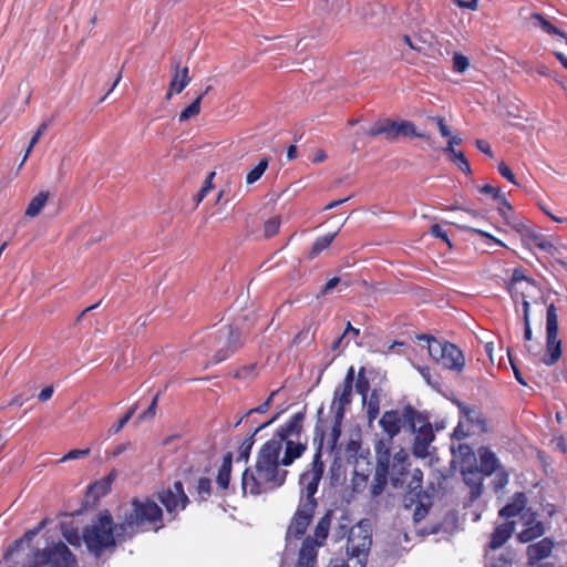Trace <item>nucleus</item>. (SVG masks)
I'll list each match as a JSON object with an SVG mask.
<instances>
[{"mask_svg":"<svg viewBox=\"0 0 567 567\" xmlns=\"http://www.w3.org/2000/svg\"><path fill=\"white\" fill-rule=\"evenodd\" d=\"M483 474L477 470H463V482L470 488V502L477 499L483 492Z\"/></svg>","mask_w":567,"mask_h":567,"instance_id":"22","label":"nucleus"},{"mask_svg":"<svg viewBox=\"0 0 567 567\" xmlns=\"http://www.w3.org/2000/svg\"><path fill=\"white\" fill-rule=\"evenodd\" d=\"M157 499L165 507L171 519H176L178 513L184 511L189 504V498L184 491L181 481L174 482L172 487L163 488L156 493Z\"/></svg>","mask_w":567,"mask_h":567,"instance_id":"9","label":"nucleus"},{"mask_svg":"<svg viewBox=\"0 0 567 567\" xmlns=\"http://www.w3.org/2000/svg\"><path fill=\"white\" fill-rule=\"evenodd\" d=\"M363 404L367 408V417L369 423H372L380 413V395L377 390H373L369 398L367 396L365 402Z\"/></svg>","mask_w":567,"mask_h":567,"instance_id":"32","label":"nucleus"},{"mask_svg":"<svg viewBox=\"0 0 567 567\" xmlns=\"http://www.w3.org/2000/svg\"><path fill=\"white\" fill-rule=\"evenodd\" d=\"M546 529L543 522L537 520L534 515L525 523V527L517 534V539L520 543H530L536 538L542 537Z\"/></svg>","mask_w":567,"mask_h":567,"instance_id":"20","label":"nucleus"},{"mask_svg":"<svg viewBox=\"0 0 567 567\" xmlns=\"http://www.w3.org/2000/svg\"><path fill=\"white\" fill-rule=\"evenodd\" d=\"M408 468V454L404 451L396 453L392 463H389V475L391 484L394 488L401 487L404 483V476Z\"/></svg>","mask_w":567,"mask_h":567,"instance_id":"15","label":"nucleus"},{"mask_svg":"<svg viewBox=\"0 0 567 567\" xmlns=\"http://www.w3.org/2000/svg\"><path fill=\"white\" fill-rule=\"evenodd\" d=\"M427 126L433 130H437L443 137H449L447 145L441 148L444 152L450 153L453 156L454 162L461 161V153H456L454 150V145L458 144V138L451 134V130L445 124L444 118L441 116H429Z\"/></svg>","mask_w":567,"mask_h":567,"instance_id":"14","label":"nucleus"},{"mask_svg":"<svg viewBox=\"0 0 567 567\" xmlns=\"http://www.w3.org/2000/svg\"><path fill=\"white\" fill-rule=\"evenodd\" d=\"M497 169L502 177H504L514 185H518L514 173L505 162H501L497 166Z\"/></svg>","mask_w":567,"mask_h":567,"instance_id":"44","label":"nucleus"},{"mask_svg":"<svg viewBox=\"0 0 567 567\" xmlns=\"http://www.w3.org/2000/svg\"><path fill=\"white\" fill-rule=\"evenodd\" d=\"M279 413H277L275 416H272L269 421L258 425L254 433L246 437L241 444L239 445L238 447V457L237 460L238 461H245L247 462L249 456H250V453H251V449L254 446V443H255V435L262 429L267 427L268 425H270L272 422H275V420L278 417Z\"/></svg>","mask_w":567,"mask_h":567,"instance_id":"25","label":"nucleus"},{"mask_svg":"<svg viewBox=\"0 0 567 567\" xmlns=\"http://www.w3.org/2000/svg\"><path fill=\"white\" fill-rule=\"evenodd\" d=\"M268 165H269L268 158H266V157L261 158L259 161V163L251 171H249L248 174L246 175V183L248 185H251V184L256 183L258 179H260V177L264 175V173L268 168Z\"/></svg>","mask_w":567,"mask_h":567,"instance_id":"38","label":"nucleus"},{"mask_svg":"<svg viewBox=\"0 0 567 567\" xmlns=\"http://www.w3.org/2000/svg\"><path fill=\"white\" fill-rule=\"evenodd\" d=\"M212 480L208 477H199L196 485V494L200 502H206L212 495Z\"/></svg>","mask_w":567,"mask_h":567,"instance_id":"37","label":"nucleus"},{"mask_svg":"<svg viewBox=\"0 0 567 567\" xmlns=\"http://www.w3.org/2000/svg\"><path fill=\"white\" fill-rule=\"evenodd\" d=\"M192 78L189 75L188 66L179 68V62L175 64V72L169 83L168 91L165 95L166 100H171L172 95L179 94L190 83Z\"/></svg>","mask_w":567,"mask_h":567,"instance_id":"18","label":"nucleus"},{"mask_svg":"<svg viewBox=\"0 0 567 567\" xmlns=\"http://www.w3.org/2000/svg\"><path fill=\"white\" fill-rule=\"evenodd\" d=\"M299 436L300 434L296 435L295 439H299ZM292 439L293 436H288L287 439L284 440L286 444L285 453L279 463L285 466L291 465L295 462V460L301 457L307 450L306 443L295 442Z\"/></svg>","mask_w":567,"mask_h":567,"instance_id":"19","label":"nucleus"},{"mask_svg":"<svg viewBox=\"0 0 567 567\" xmlns=\"http://www.w3.org/2000/svg\"><path fill=\"white\" fill-rule=\"evenodd\" d=\"M45 526V522L42 520L37 527L32 528V529H29L27 530L23 536L17 540H14L8 548L4 557L7 558L8 556L12 555L13 553L20 550V548L22 547V545L24 543L27 544H30L33 538L39 534V532Z\"/></svg>","mask_w":567,"mask_h":567,"instance_id":"30","label":"nucleus"},{"mask_svg":"<svg viewBox=\"0 0 567 567\" xmlns=\"http://www.w3.org/2000/svg\"><path fill=\"white\" fill-rule=\"evenodd\" d=\"M430 506V504H424L420 502L413 512V519L415 522L422 520L427 515Z\"/></svg>","mask_w":567,"mask_h":567,"instance_id":"45","label":"nucleus"},{"mask_svg":"<svg viewBox=\"0 0 567 567\" xmlns=\"http://www.w3.org/2000/svg\"><path fill=\"white\" fill-rule=\"evenodd\" d=\"M508 473H506L504 470L496 472V477L493 482L494 491L498 492L503 489L508 484Z\"/></svg>","mask_w":567,"mask_h":567,"instance_id":"43","label":"nucleus"},{"mask_svg":"<svg viewBox=\"0 0 567 567\" xmlns=\"http://www.w3.org/2000/svg\"><path fill=\"white\" fill-rule=\"evenodd\" d=\"M50 193L47 190H41L37 196H34L29 205L25 208L24 215L30 218L37 217L44 206L48 203Z\"/></svg>","mask_w":567,"mask_h":567,"instance_id":"29","label":"nucleus"},{"mask_svg":"<svg viewBox=\"0 0 567 567\" xmlns=\"http://www.w3.org/2000/svg\"><path fill=\"white\" fill-rule=\"evenodd\" d=\"M113 476L110 474L93 484H91L86 492V497L92 498V501H97L99 498L105 496L112 486Z\"/></svg>","mask_w":567,"mask_h":567,"instance_id":"26","label":"nucleus"},{"mask_svg":"<svg viewBox=\"0 0 567 567\" xmlns=\"http://www.w3.org/2000/svg\"><path fill=\"white\" fill-rule=\"evenodd\" d=\"M48 123L47 122H43L41 123L37 131L34 132L33 136L31 137L30 142H29V145L25 150V153H24V156L22 158V162L20 164V166H22L24 164V162L28 159L30 153L32 152L33 147L37 145V143L39 142V140L41 138V136L47 132L48 130Z\"/></svg>","mask_w":567,"mask_h":567,"instance_id":"39","label":"nucleus"},{"mask_svg":"<svg viewBox=\"0 0 567 567\" xmlns=\"http://www.w3.org/2000/svg\"><path fill=\"white\" fill-rule=\"evenodd\" d=\"M381 444L382 443L377 446V467L370 487V492L373 497H377L383 493L389 476L390 449L382 451Z\"/></svg>","mask_w":567,"mask_h":567,"instance_id":"12","label":"nucleus"},{"mask_svg":"<svg viewBox=\"0 0 567 567\" xmlns=\"http://www.w3.org/2000/svg\"><path fill=\"white\" fill-rule=\"evenodd\" d=\"M114 533L117 536L124 535L118 525H114L111 514L105 511L99 515L95 522L84 528L83 540L89 551L100 557L106 549L115 546Z\"/></svg>","mask_w":567,"mask_h":567,"instance_id":"3","label":"nucleus"},{"mask_svg":"<svg viewBox=\"0 0 567 567\" xmlns=\"http://www.w3.org/2000/svg\"><path fill=\"white\" fill-rule=\"evenodd\" d=\"M463 439H481L491 431V420L478 408L463 405Z\"/></svg>","mask_w":567,"mask_h":567,"instance_id":"10","label":"nucleus"},{"mask_svg":"<svg viewBox=\"0 0 567 567\" xmlns=\"http://www.w3.org/2000/svg\"><path fill=\"white\" fill-rule=\"evenodd\" d=\"M480 465L475 467L484 476H491L501 470L499 460L488 446H481L477 450Z\"/></svg>","mask_w":567,"mask_h":567,"instance_id":"16","label":"nucleus"},{"mask_svg":"<svg viewBox=\"0 0 567 567\" xmlns=\"http://www.w3.org/2000/svg\"><path fill=\"white\" fill-rule=\"evenodd\" d=\"M337 234L338 233L336 231V233H331V234H327V235L318 237L315 240V243L312 244L311 251H310V257H316L321 251L327 249L332 244V241L334 240Z\"/></svg>","mask_w":567,"mask_h":567,"instance_id":"35","label":"nucleus"},{"mask_svg":"<svg viewBox=\"0 0 567 567\" xmlns=\"http://www.w3.org/2000/svg\"><path fill=\"white\" fill-rule=\"evenodd\" d=\"M53 392H54V389L52 385H49V386H45L44 389L41 390V392L39 393V400L41 402H47L49 401L52 395H53Z\"/></svg>","mask_w":567,"mask_h":567,"instance_id":"55","label":"nucleus"},{"mask_svg":"<svg viewBox=\"0 0 567 567\" xmlns=\"http://www.w3.org/2000/svg\"><path fill=\"white\" fill-rule=\"evenodd\" d=\"M370 389L369 380L365 377L364 368H361L358 373L355 383V390L362 396V401L365 402Z\"/></svg>","mask_w":567,"mask_h":567,"instance_id":"40","label":"nucleus"},{"mask_svg":"<svg viewBox=\"0 0 567 567\" xmlns=\"http://www.w3.org/2000/svg\"><path fill=\"white\" fill-rule=\"evenodd\" d=\"M91 453L90 449H74L70 450L61 460L60 462H66V461H73L79 458H84L89 456Z\"/></svg>","mask_w":567,"mask_h":567,"instance_id":"42","label":"nucleus"},{"mask_svg":"<svg viewBox=\"0 0 567 567\" xmlns=\"http://www.w3.org/2000/svg\"><path fill=\"white\" fill-rule=\"evenodd\" d=\"M372 545L369 520L362 519L349 530L347 539L348 567H364Z\"/></svg>","mask_w":567,"mask_h":567,"instance_id":"5","label":"nucleus"},{"mask_svg":"<svg viewBox=\"0 0 567 567\" xmlns=\"http://www.w3.org/2000/svg\"><path fill=\"white\" fill-rule=\"evenodd\" d=\"M476 147L489 157H493V151L488 142L484 140H476Z\"/></svg>","mask_w":567,"mask_h":567,"instance_id":"53","label":"nucleus"},{"mask_svg":"<svg viewBox=\"0 0 567 567\" xmlns=\"http://www.w3.org/2000/svg\"><path fill=\"white\" fill-rule=\"evenodd\" d=\"M350 340H346L344 337L339 336L330 346V350L336 352L340 351L341 349H344L349 346Z\"/></svg>","mask_w":567,"mask_h":567,"instance_id":"51","label":"nucleus"},{"mask_svg":"<svg viewBox=\"0 0 567 567\" xmlns=\"http://www.w3.org/2000/svg\"><path fill=\"white\" fill-rule=\"evenodd\" d=\"M281 220L279 216H274L264 224V236L271 238L279 233Z\"/></svg>","mask_w":567,"mask_h":567,"instance_id":"41","label":"nucleus"},{"mask_svg":"<svg viewBox=\"0 0 567 567\" xmlns=\"http://www.w3.org/2000/svg\"><path fill=\"white\" fill-rule=\"evenodd\" d=\"M131 511L126 512L118 528L123 534H137L147 530L158 532L164 525L162 507L152 498H133Z\"/></svg>","mask_w":567,"mask_h":567,"instance_id":"2","label":"nucleus"},{"mask_svg":"<svg viewBox=\"0 0 567 567\" xmlns=\"http://www.w3.org/2000/svg\"><path fill=\"white\" fill-rule=\"evenodd\" d=\"M305 417V412L295 413L278 427L272 439L264 443L257 454L255 466L247 467L241 474L244 495L259 496L284 485L288 474L286 470L279 467L284 440L301 434Z\"/></svg>","mask_w":567,"mask_h":567,"instance_id":"1","label":"nucleus"},{"mask_svg":"<svg viewBox=\"0 0 567 567\" xmlns=\"http://www.w3.org/2000/svg\"><path fill=\"white\" fill-rule=\"evenodd\" d=\"M203 95H198L188 106H186L178 116L179 122H186L200 113Z\"/></svg>","mask_w":567,"mask_h":567,"instance_id":"36","label":"nucleus"},{"mask_svg":"<svg viewBox=\"0 0 567 567\" xmlns=\"http://www.w3.org/2000/svg\"><path fill=\"white\" fill-rule=\"evenodd\" d=\"M523 280L529 281V279L523 274L522 270L515 269L514 272H513V276H512V281L513 282H519V281H523Z\"/></svg>","mask_w":567,"mask_h":567,"instance_id":"62","label":"nucleus"},{"mask_svg":"<svg viewBox=\"0 0 567 567\" xmlns=\"http://www.w3.org/2000/svg\"><path fill=\"white\" fill-rule=\"evenodd\" d=\"M209 192V186H202V188L194 197L195 204L198 205L199 203H202Z\"/></svg>","mask_w":567,"mask_h":567,"instance_id":"58","label":"nucleus"},{"mask_svg":"<svg viewBox=\"0 0 567 567\" xmlns=\"http://www.w3.org/2000/svg\"><path fill=\"white\" fill-rule=\"evenodd\" d=\"M525 351L528 353V355L535 357L540 351V344L539 343H536V344L526 343L525 344Z\"/></svg>","mask_w":567,"mask_h":567,"instance_id":"60","label":"nucleus"},{"mask_svg":"<svg viewBox=\"0 0 567 567\" xmlns=\"http://www.w3.org/2000/svg\"><path fill=\"white\" fill-rule=\"evenodd\" d=\"M515 530L514 522H505L497 525L491 535L488 547L493 550L501 548L513 535Z\"/></svg>","mask_w":567,"mask_h":567,"instance_id":"21","label":"nucleus"},{"mask_svg":"<svg viewBox=\"0 0 567 567\" xmlns=\"http://www.w3.org/2000/svg\"><path fill=\"white\" fill-rule=\"evenodd\" d=\"M275 394H276V392H275V391H274V392H271V394L269 395V398H268L264 403H261V404H260V405H258L257 408H254V409L249 410V411L247 412V415H248V414H251V413H266V412L268 411L269 406H270V402H271V400H272V398H274V395H275Z\"/></svg>","mask_w":567,"mask_h":567,"instance_id":"49","label":"nucleus"},{"mask_svg":"<svg viewBox=\"0 0 567 567\" xmlns=\"http://www.w3.org/2000/svg\"><path fill=\"white\" fill-rule=\"evenodd\" d=\"M29 400V396L24 398L22 394H17L10 402L9 405H22Z\"/></svg>","mask_w":567,"mask_h":567,"instance_id":"63","label":"nucleus"},{"mask_svg":"<svg viewBox=\"0 0 567 567\" xmlns=\"http://www.w3.org/2000/svg\"><path fill=\"white\" fill-rule=\"evenodd\" d=\"M415 434L412 451L416 457L424 458L429 455V446L434 440L432 425L427 416L417 412V421L410 429Z\"/></svg>","mask_w":567,"mask_h":567,"instance_id":"11","label":"nucleus"},{"mask_svg":"<svg viewBox=\"0 0 567 567\" xmlns=\"http://www.w3.org/2000/svg\"><path fill=\"white\" fill-rule=\"evenodd\" d=\"M417 412L419 411L410 404H406L402 411H385L382 414L379 424L388 435L389 441H392L393 437L400 433L401 429L408 427L410 430L413 427V424L417 421Z\"/></svg>","mask_w":567,"mask_h":567,"instance_id":"8","label":"nucleus"},{"mask_svg":"<svg viewBox=\"0 0 567 567\" xmlns=\"http://www.w3.org/2000/svg\"><path fill=\"white\" fill-rule=\"evenodd\" d=\"M507 354H508V358H509V361H511V365L513 368V371H514V374H515V379L522 384V385H526V382L525 380L523 379L518 368L515 365L514 361H513V358H512V354H511V350L508 349L507 350Z\"/></svg>","mask_w":567,"mask_h":567,"instance_id":"56","label":"nucleus"},{"mask_svg":"<svg viewBox=\"0 0 567 567\" xmlns=\"http://www.w3.org/2000/svg\"><path fill=\"white\" fill-rule=\"evenodd\" d=\"M478 192L481 194H485V195H492L494 199H501L502 197H504L502 195V193L499 192V189L493 187L492 185L489 184H485L481 187H478Z\"/></svg>","mask_w":567,"mask_h":567,"instance_id":"47","label":"nucleus"},{"mask_svg":"<svg viewBox=\"0 0 567 567\" xmlns=\"http://www.w3.org/2000/svg\"><path fill=\"white\" fill-rule=\"evenodd\" d=\"M365 134L370 137L383 135L389 141H394L400 136H412L424 140L433 150L437 148L434 145L430 131L417 128L411 121L402 120L396 122L390 118H380L371 125Z\"/></svg>","mask_w":567,"mask_h":567,"instance_id":"4","label":"nucleus"},{"mask_svg":"<svg viewBox=\"0 0 567 567\" xmlns=\"http://www.w3.org/2000/svg\"><path fill=\"white\" fill-rule=\"evenodd\" d=\"M431 234L434 237L445 240L451 246V243L449 241L446 231L439 224H434L431 226Z\"/></svg>","mask_w":567,"mask_h":567,"instance_id":"52","label":"nucleus"},{"mask_svg":"<svg viewBox=\"0 0 567 567\" xmlns=\"http://www.w3.org/2000/svg\"><path fill=\"white\" fill-rule=\"evenodd\" d=\"M158 399H159V393H157L153 398V400H152L150 406L147 408V410L144 411V413L141 415L142 419L153 417L155 415L157 403H158Z\"/></svg>","mask_w":567,"mask_h":567,"instance_id":"50","label":"nucleus"},{"mask_svg":"<svg viewBox=\"0 0 567 567\" xmlns=\"http://www.w3.org/2000/svg\"><path fill=\"white\" fill-rule=\"evenodd\" d=\"M488 567H512V563H511V560H508L504 557H499L497 563H494V564L489 565Z\"/></svg>","mask_w":567,"mask_h":567,"instance_id":"64","label":"nucleus"},{"mask_svg":"<svg viewBox=\"0 0 567 567\" xmlns=\"http://www.w3.org/2000/svg\"><path fill=\"white\" fill-rule=\"evenodd\" d=\"M556 337H558V317L555 306L550 305L546 312V338Z\"/></svg>","mask_w":567,"mask_h":567,"instance_id":"33","label":"nucleus"},{"mask_svg":"<svg viewBox=\"0 0 567 567\" xmlns=\"http://www.w3.org/2000/svg\"><path fill=\"white\" fill-rule=\"evenodd\" d=\"M466 229L470 230V231L476 233V234L481 235L482 237L487 238L488 240L497 244L498 246L506 247L505 243H503L501 239L494 237L489 233H486V231H484L482 229H478V228H472V227H467Z\"/></svg>","mask_w":567,"mask_h":567,"instance_id":"48","label":"nucleus"},{"mask_svg":"<svg viewBox=\"0 0 567 567\" xmlns=\"http://www.w3.org/2000/svg\"><path fill=\"white\" fill-rule=\"evenodd\" d=\"M529 308H530V303L527 300L524 299L523 300V320H524V326L530 324Z\"/></svg>","mask_w":567,"mask_h":567,"instance_id":"59","label":"nucleus"},{"mask_svg":"<svg viewBox=\"0 0 567 567\" xmlns=\"http://www.w3.org/2000/svg\"><path fill=\"white\" fill-rule=\"evenodd\" d=\"M530 19L535 21L534 25L542 29L547 34L558 35L566 38L565 32L553 25L544 16L540 13L533 12Z\"/></svg>","mask_w":567,"mask_h":567,"instance_id":"31","label":"nucleus"},{"mask_svg":"<svg viewBox=\"0 0 567 567\" xmlns=\"http://www.w3.org/2000/svg\"><path fill=\"white\" fill-rule=\"evenodd\" d=\"M231 468H233V453L227 452L223 456L221 465L218 468V473L216 476L217 487L221 491H227L230 484L231 477Z\"/></svg>","mask_w":567,"mask_h":567,"instance_id":"23","label":"nucleus"},{"mask_svg":"<svg viewBox=\"0 0 567 567\" xmlns=\"http://www.w3.org/2000/svg\"><path fill=\"white\" fill-rule=\"evenodd\" d=\"M472 460L475 461V453L473 452L471 446L463 443V457H462L463 465L466 463H470Z\"/></svg>","mask_w":567,"mask_h":567,"instance_id":"54","label":"nucleus"},{"mask_svg":"<svg viewBox=\"0 0 567 567\" xmlns=\"http://www.w3.org/2000/svg\"><path fill=\"white\" fill-rule=\"evenodd\" d=\"M421 339H426L429 354L437 364L461 371V350L455 344L429 336H422Z\"/></svg>","mask_w":567,"mask_h":567,"instance_id":"7","label":"nucleus"},{"mask_svg":"<svg viewBox=\"0 0 567 567\" xmlns=\"http://www.w3.org/2000/svg\"><path fill=\"white\" fill-rule=\"evenodd\" d=\"M561 357V341L558 337L546 338V354L543 362L550 367L554 365Z\"/></svg>","mask_w":567,"mask_h":567,"instance_id":"27","label":"nucleus"},{"mask_svg":"<svg viewBox=\"0 0 567 567\" xmlns=\"http://www.w3.org/2000/svg\"><path fill=\"white\" fill-rule=\"evenodd\" d=\"M352 389V385L342 383L334 389L331 409L334 413L333 433L336 435H339L338 427L341 425L344 417L346 406L351 403Z\"/></svg>","mask_w":567,"mask_h":567,"instance_id":"13","label":"nucleus"},{"mask_svg":"<svg viewBox=\"0 0 567 567\" xmlns=\"http://www.w3.org/2000/svg\"><path fill=\"white\" fill-rule=\"evenodd\" d=\"M205 343L215 351L210 359L213 364L225 361L244 346L240 330L231 324L221 327L217 332L208 334Z\"/></svg>","mask_w":567,"mask_h":567,"instance_id":"6","label":"nucleus"},{"mask_svg":"<svg viewBox=\"0 0 567 567\" xmlns=\"http://www.w3.org/2000/svg\"><path fill=\"white\" fill-rule=\"evenodd\" d=\"M433 37L429 34V39H422L420 37H410L408 34L403 35V41L408 44L412 50H415L420 53H425L427 48L431 44Z\"/></svg>","mask_w":567,"mask_h":567,"instance_id":"34","label":"nucleus"},{"mask_svg":"<svg viewBox=\"0 0 567 567\" xmlns=\"http://www.w3.org/2000/svg\"><path fill=\"white\" fill-rule=\"evenodd\" d=\"M554 548V542L549 537L527 546L526 556L528 565L534 566L538 561L550 556Z\"/></svg>","mask_w":567,"mask_h":567,"instance_id":"17","label":"nucleus"},{"mask_svg":"<svg viewBox=\"0 0 567 567\" xmlns=\"http://www.w3.org/2000/svg\"><path fill=\"white\" fill-rule=\"evenodd\" d=\"M499 202H501V206L498 207V213L503 217L506 225H508L513 230H515L517 233H520V234L524 233L526 230V226L524 225L523 221L513 217L512 205L507 202V199L505 197H502L499 199Z\"/></svg>","mask_w":567,"mask_h":567,"instance_id":"24","label":"nucleus"},{"mask_svg":"<svg viewBox=\"0 0 567 567\" xmlns=\"http://www.w3.org/2000/svg\"><path fill=\"white\" fill-rule=\"evenodd\" d=\"M133 414H134V409L126 412L110 431H112L115 434L118 433L126 425V423L132 419Z\"/></svg>","mask_w":567,"mask_h":567,"instance_id":"46","label":"nucleus"},{"mask_svg":"<svg viewBox=\"0 0 567 567\" xmlns=\"http://www.w3.org/2000/svg\"><path fill=\"white\" fill-rule=\"evenodd\" d=\"M340 282V278L339 277H333L331 279H329L324 287L322 288V293L326 295L328 293L330 290H332L334 287H337V285Z\"/></svg>","mask_w":567,"mask_h":567,"instance_id":"57","label":"nucleus"},{"mask_svg":"<svg viewBox=\"0 0 567 567\" xmlns=\"http://www.w3.org/2000/svg\"><path fill=\"white\" fill-rule=\"evenodd\" d=\"M353 382H354V368L351 365L347 371V374L342 381V384H348V385L353 386Z\"/></svg>","mask_w":567,"mask_h":567,"instance_id":"61","label":"nucleus"},{"mask_svg":"<svg viewBox=\"0 0 567 567\" xmlns=\"http://www.w3.org/2000/svg\"><path fill=\"white\" fill-rule=\"evenodd\" d=\"M526 496L524 493H516L511 503L506 504L499 511V516L512 518L517 516L525 507Z\"/></svg>","mask_w":567,"mask_h":567,"instance_id":"28","label":"nucleus"}]
</instances>
